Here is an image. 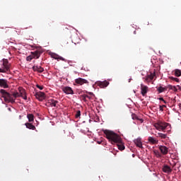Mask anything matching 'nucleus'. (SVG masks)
Wrapping results in <instances>:
<instances>
[{"instance_id":"f257e3e1","label":"nucleus","mask_w":181,"mask_h":181,"mask_svg":"<svg viewBox=\"0 0 181 181\" xmlns=\"http://www.w3.org/2000/svg\"><path fill=\"white\" fill-rule=\"evenodd\" d=\"M103 133L105 135V138H107L109 142H110V144H112V145L115 144H121V136H119V135H118L117 133L108 129L104 130Z\"/></svg>"},{"instance_id":"f03ea898","label":"nucleus","mask_w":181,"mask_h":181,"mask_svg":"<svg viewBox=\"0 0 181 181\" xmlns=\"http://www.w3.org/2000/svg\"><path fill=\"white\" fill-rule=\"evenodd\" d=\"M0 93L1 94H2V97L3 98H4L5 103H11V104H13V103H15V98H18V97H19V93L18 92L13 93V95H11L4 89H1L0 90ZM13 97L15 98H13Z\"/></svg>"},{"instance_id":"7ed1b4c3","label":"nucleus","mask_w":181,"mask_h":181,"mask_svg":"<svg viewBox=\"0 0 181 181\" xmlns=\"http://www.w3.org/2000/svg\"><path fill=\"white\" fill-rule=\"evenodd\" d=\"M11 71V64L7 59H2V67L0 68V73H9Z\"/></svg>"},{"instance_id":"20e7f679","label":"nucleus","mask_w":181,"mask_h":181,"mask_svg":"<svg viewBox=\"0 0 181 181\" xmlns=\"http://www.w3.org/2000/svg\"><path fill=\"white\" fill-rule=\"evenodd\" d=\"M154 127L158 131H165L168 127H169V124L163 122H158L154 124Z\"/></svg>"},{"instance_id":"39448f33","label":"nucleus","mask_w":181,"mask_h":181,"mask_svg":"<svg viewBox=\"0 0 181 181\" xmlns=\"http://www.w3.org/2000/svg\"><path fill=\"white\" fill-rule=\"evenodd\" d=\"M40 54H42V52L39 50L32 52L31 54L26 57V60L27 62H30L33 59H39V57H40Z\"/></svg>"},{"instance_id":"423d86ee","label":"nucleus","mask_w":181,"mask_h":181,"mask_svg":"<svg viewBox=\"0 0 181 181\" xmlns=\"http://www.w3.org/2000/svg\"><path fill=\"white\" fill-rule=\"evenodd\" d=\"M0 87L1 88H9V82L5 78H0Z\"/></svg>"},{"instance_id":"0eeeda50","label":"nucleus","mask_w":181,"mask_h":181,"mask_svg":"<svg viewBox=\"0 0 181 181\" xmlns=\"http://www.w3.org/2000/svg\"><path fill=\"white\" fill-rule=\"evenodd\" d=\"M35 98L37 100H39V101H43L45 98H46V95L43 92H37L35 94Z\"/></svg>"},{"instance_id":"6e6552de","label":"nucleus","mask_w":181,"mask_h":181,"mask_svg":"<svg viewBox=\"0 0 181 181\" xmlns=\"http://www.w3.org/2000/svg\"><path fill=\"white\" fill-rule=\"evenodd\" d=\"M76 84H78V86H83V84H88V81L82 78H78L75 79Z\"/></svg>"},{"instance_id":"1a4fd4ad","label":"nucleus","mask_w":181,"mask_h":181,"mask_svg":"<svg viewBox=\"0 0 181 181\" xmlns=\"http://www.w3.org/2000/svg\"><path fill=\"white\" fill-rule=\"evenodd\" d=\"M62 91L65 93V94H74V91L70 86H64L62 88Z\"/></svg>"},{"instance_id":"9d476101","label":"nucleus","mask_w":181,"mask_h":181,"mask_svg":"<svg viewBox=\"0 0 181 181\" xmlns=\"http://www.w3.org/2000/svg\"><path fill=\"white\" fill-rule=\"evenodd\" d=\"M148 86L144 84H141V93L143 97H145V95H146V94L148 93Z\"/></svg>"},{"instance_id":"9b49d317","label":"nucleus","mask_w":181,"mask_h":181,"mask_svg":"<svg viewBox=\"0 0 181 181\" xmlns=\"http://www.w3.org/2000/svg\"><path fill=\"white\" fill-rule=\"evenodd\" d=\"M159 149L162 155H168V153L169 152V148L165 146H159Z\"/></svg>"},{"instance_id":"f8f14e48","label":"nucleus","mask_w":181,"mask_h":181,"mask_svg":"<svg viewBox=\"0 0 181 181\" xmlns=\"http://www.w3.org/2000/svg\"><path fill=\"white\" fill-rule=\"evenodd\" d=\"M98 86H99V87H100V88H105L106 87H108V86H110V82H108L107 81H99L98 83Z\"/></svg>"},{"instance_id":"ddd939ff","label":"nucleus","mask_w":181,"mask_h":181,"mask_svg":"<svg viewBox=\"0 0 181 181\" xmlns=\"http://www.w3.org/2000/svg\"><path fill=\"white\" fill-rule=\"evenodd\" d=\"M163 172H164V173H172V168H170L169 165H165L163 167Z\"/></svg>"},{"instance_id":"4468645a","label":"nucleus","mask_w":181,"mask_h":181,"mask_svg":"<svg viewBox=\"0 0 181 181\" xmlns=\"http://www.w3.org/2000/svg\"><path fill=\"white\" fill-rule=\"evenodd\" d=\"M134 142L138 148H142V141L140 138L136 139L134 140Z\"/></svg>"},{"instance_id":"2eb2a0df","label":"nucleus","mask_w":181,"mask_h":181,"mask_svg":"<svg viewBox=\"0 0 181 181\" xmlns=\"http://www.w3.org/2000/svg\"><path fill=\"white\" fill-rule=\"evenodd\" d=\"M148 142H150V144H152V145H156V144H158V142H159V141L155 139V138H153L152 136H149L148 138Z\"/></svg>"},{"instance_id":"dca6fc26","label":"nucleus","mask_w":181,"mask_h":181,"mask_svg":"<svg viewBox=\"0 0 181 181\" xmlns=\"http://www.w3.org/2000/svg\"><path fill=\"white\" fill-rule=\"evenodd\" d=\"M25 125L28 129H32L33 131H35V129H36V127H35V125H33L32 123L27 122L25 124Z\"/></svg>"},{"instance_id":"f3484780","label":"nucleus","mask_w":181,"mask_h":181,"mask_svg":"<svg viewBox=\"0 0 181 181\" xmlns=\"http://www.w3.org/2000/svg\"><path fill=\"white\" fill-rule=\"evenodd\" d=\"M59 103V101L57 100H54V99H51L49 100V101L48 102V104L51 106V107H56V105H57V103Z\"/></svg>"},{"instance_id":"a211bd4d","label":"nucleus","mask_w":181,"mask_h":181,"mask_svg":"<svg viewBox=\"0 0 181 181\" xmlns=\"http://www.w3.org/2000/svg\"><path fill=\"white\" fill-rule=\"evenodd\" d=\"M155 73L147 75L146 77V81H151V80H153V77H155Z\"/></svg>"},{"instance_id":"6ab92c4d","label":"nucleus","mask_w":181,"mask_h":181,"mask_svg":"<svg viewBox=\"0 0 181 181\" xmlns=\"http://www.w3.org/2000/svg\"><path fill=\"white\" fill-rule=\"evenodd\" d=\"M27 118L28 119V122H33V121H35V116L33 114H28Z\"/></svg>"},{"instance_id":"aec40b11","label":"nucleus","mask_w":181,"mask_h":181,"mask_svg":"<svg viewBox=\"0 0 181 181\" xmlns=\"http://www.w3.org/2000/svg\"><path fill=\"white\" fill-rule=\"evenodd\" d=\"M157 138H160L161 139H166V138H168V134H165L163 133H158Z\"/></svg>"},{"instance_id":"412c9836","label":"nucleus","mask_w":181,"mask_h":181,"mask_svg":"<svg viewBox=\"0 0 181 181\" xmlns=\"http://www.w3.org/2000/svg\"><path fill=\"white\" fill-rule=\"evenodd\" d=\"M117 145L119 151H124V149H125V146H124V144L122 143V141L121 143L117 144Z\"/></svg>"},{"instance_id":"4be33fe9","label":"nucleus","mask_w":181,"mask_h":181,"mask_svg":"<svg viewBox=\"0 0 181 181\" xmlns=\"http://www.w3.org/2000/svg\"><path fill=\"white\" fill-rule=\"evenodd\" d=\"M174 74L175 77H180L181 76V70L180 69H175Z\"/></svg>"},{"instance_id":"5701e85b","label":"nucleus","mask_w":181,"mask_h":181,"mask_svg":"<svg viewBox=\"0 0 181 181\" xmlns=\"http://www.w3.org/2000/svg\"><path fill=\"white\" fill-rule=\"evenodd\" d=\"M173 90V91H175V93L177 91V88L175 86L168 85L167 86V89Z\"/></svg>"},{"instance_id":"b1692460","label":"nucleus","mask_w":181,"mask_h":181,"mask_svg":"<svg viewBox=\"0 0 181 181\" xmlns=\"http://www.w3.org/2000/svg\"><path fill=\"white\" fill-rule=\"evenodd\" d=\"M166 90H168L167 86L165 88L160 86L157 88V90L158 91L159 93H163L164 91H166Z\"/></svg>"},{"instance_id":"393cba45","label":"nucleus","mask_w":181,"mask_h":181,"mask_svg":"<svg viewBox=\"0 0 181 181\" xmlns=\"http://www.w3.org/2000/svg\"><path fill=\"white\" fill-rule=\"evenodd\" d=\"M153 153L156 155V158H162V153L158 150H153Z\"/></svg>"},{"instance_id":"a878e982","label":"nucleus","mask_w":181,"mask_h":181,"mask_svg":"<svg viewBox=\"0 0 181 181\" xmlns=\"http://www.w3.org/2000/svg\"><path fill=\"white\" fill-rule=\"evenodd\" d=\"M169 79L172 80L173 81H176V83H179V81H180L179 78H175L173 76H170Z\"/></svg>"},{"instance_id":"bb28decb","label":"nucleus","mask_w":181,"mask_h":181,"mask_svg":"<svg viewBox=\"0 0 181 181\" xmlns=\"http://www.w3.org/2000/svg\"><path fill=\"white\" fill-rule=\"evenodd\" d=\"M81 100H82V101H84V103H87V98H86V94L81 95Z\"/></svg>"},{"instance_id":"cd10ccee","label":"nucleus","mask_w":181,"mask_h":181,"mask_svg":"<svg viewBox=\"0 0 181 181\" xmlns=\"http://www.w3.org/2000/svg\"><path fill=\"white\" fill-rule=\"evenodd\" d=\"M81 115V112L80 110H78L75 115L76 118H80V116Z\"/></svg>"},{"instance_id":"c85d7f7f","label":"nucleus","mask_w":181,"mask_h":181,"mask_svg":"<svg viewBox=\"0 0 181 181\" xmlns=\"http://www.w3.org/2000/svg\"><path fill=\"white\" fill-rule=\"evenodd\" d=\"M43 71H45V69L42 66H38V73H43Z\"/></svg>"},{"instance_id":"c756f323","label":"nucleus","mask_w":181,"mask_h":181,"mask_svg":"<svg viewBox=\"0 0 181 181\" xmlns=\"http://www.w3.org/2000/svg\"><path fill=\"white\" fill-rule=\"evenodd\" d=\"M33 70L34 71H38V70H39V66H33Z\"/></svg>"},{"instance_id":"7c9ffc66","label":"nucleus","mask_w":181,"mask_h":181,"mask_svg":"<svg viewBox=\"0 0 181 181\" xmlns=\"http://www.w3.org/2000/svg\"><path fill=\"white\" fill-rule=\"evenodd\" d=\"M37 88H39V90H43L45 87L43 86H40L39 84L36 85Z\"/></svg>"},{"instance_id":"2f4dec72","label":"nucleus","mask_w":181,"mask_h":181,"mask_svg":"<svg viewBox=\"0 0 181 181\" xmlns=\"http://www.w3.org/2000/svg\"><path fill=\"white\" fill-rule=\"evenodd\" d=\"M86 93L87 94H88L89 95H92L93 97H95V95H94V93H92V92L86 91Z\"/></svg>"},{"instance_id":"473e14b6","label":"nucleus","mask_w":181,"mask_h":181,"mask_svg":"<svg viewBox=\"0 0 181 181\" xmlns=\"http://www.w3.org/2000/svg\"><path fill=\"white\" fill-rule=\"evenodd\" d=\"M52 57L53 59H57V54H52Z\"/></svg>"},{"instance_id":"72a5a7b5","label":"nucleus","mask_w":181,"mask_h":181,"mask_svg":"<svg viewBox=\"0 0 181 181\" xmlns=\"http://www.w3.org/2000/svg\"><path fill=\"white\" fill-rule=\"evenodd\" d=\"M21 97H23V100H28V96H26V95H22Z\"/></svg>"},{"instance_id":"f704fd0d","label":"nucleus","mask_w":181,"mask_h":181,"mask_svg":"<svg viewBox=\"0 0 181 181\" xmlns=\"http://www.w3.org/2000/svg\"><path fill=\"white\" fill-rule=\"evenodd\" d=\"M159 110H160V111H163V107H162V105H160L159 106Z\"/></svg>"},{"instance_id":"c9c22d12","label":"nucleus","mask_w":181,"mask_h":181,"mask_svg":"<svg viewBox=\"0 0 181 181\" xmlns=\"http://www.w3.org/2000/svg\"><path fill=\"white\" fill-rule=\"evenodd\" d=\"M85 96L86 98H88V100H90V98H91V96H88V95L85 94Z\"/></svg>"},{"instance_id":"e433bc0d","label":"nucleus","mask_w":181,"mask_h":181,"mask_svg":"<svg viewBox=\"0 0 181 181\" xmlns=\"http://www.w3.org/2000/svg\"><path fill=\"white\" fill-rule=\"evenodd\" d=\"M133 119H138V117H136V115H134L133 116Z\"/></svg>"},{"instance_id":"4c0bfd02","label":"nucleus","mask_w":181,"mask_h":181,"mask_svg":"<svg viewBox=\"0 0 181 181\" xmlns=\"http://www.w3.org/2000/svg\"><path fill=\"white\" fill-rule=\"evenodd\" d=\"M158 100H159L160 101H163L164 99H163V98H159Z\"/></svg>"},{"instance_id":"58836bf2","label":"nucleus","mask_w":181,"mask_h":181,"mask_svg":"<svg viewBox=\"0 0 181 181\" xmlns=\"http://www.w3.org/2000/svg\"><path fill=\"white\" fill-rule=\"evenodd\" d=\"M161 107H162L163 108H165V107H166V105H161Z\"/></svg>"},{"instance_id":"ea45409f","label":"nucleus","mask_w":181,"mask_h":181,"mask_svg":"<svg viewBox=\"0 0 181 181\" xmlns=\"http://www.w3.org/2000/svg\"><path fill=\"white\" fill-rule=\"evenodd\" d=\"M164 104H166V100H165V99L163 100Z\"/></svg>"},{"instance_id":"a19ab883","label":"nucleus","mask_w":181,"mask_h":181,"mask_svg":"<svg viewBox=\"0 0 181 181\" xmlns=\"http://www.w3.org/2000/svg\"><path fill=\"white\" fill-rule=\"evenodd\" d=\"M132 78H129V83H131V81H132Z\"/></svg>"},{"instance_id":"79ce46f5","label":"nucleus","mask_w":181,"mask_h":181,"mask_svg":"<svg viewBox=\"0 0 181 181\" xmlns=\"http://www.w3.org/2000/svg\"><path fill=\"white\" fill-rule=\"evenodd\" d=\"M21 118H22V116L20 115V116H19V119H21Z\"/></svg>"},{"instance_id":"37998d69","label":"nucleus","mask_w":181,"mask_h":181,"mask_svg":"<svg viewBox=\"0 0 181 181\" xmlns=\"http://www.w3.org/2000/svg\"><path fill=\"white\" fill-rule=\"evenodd\" d=\"M61 60H64L62 57L60 58Z\"/></svg>"},{"instance_id":"c03bdc74","label":"nucleus","mask_w":181,"mask_h":181,"mask_svg":"<svg viewBox=\"0 0 181 181\" xmlns=\"http://www.w3.org/2000/svg\"><path fill=\"white\" fill-rule=\"evenodd\" d=\"M134 34L136 33V31H134Z\"/></svg>"},{"instance_id":"a18cd8bd","label":"nucleus","mask_w":181,"mask_h":181,"mask_svg":"<svg viewBox=\"0 0 181 181\" xmlns=\"http://www.w3.org/2000/svg\"><path fill=\"white\" fill-rule=\"evenodd\" d=\"M98 144H101V142L99 141Z\"/></svg>"}]
</instances>
